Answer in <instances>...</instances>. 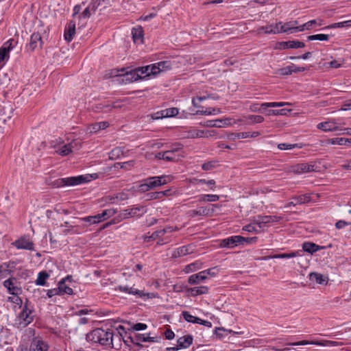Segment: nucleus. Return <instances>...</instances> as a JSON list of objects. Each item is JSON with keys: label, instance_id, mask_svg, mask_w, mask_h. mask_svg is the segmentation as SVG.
Segmentation results:
<instances>
[{"label": "nucleus", "instance_id": "de8ad7c7", "mask_svg": "<svg viewBox=\"0 0 351 351\" xmlns=\"http://www.w3.org/2000/svg\"><path fill=\"white\" fill-rule=\"evenodd\" d=\"M315 25H317V21L311 20L302 25L298 26L295 29L298 31L302 32L304 29L308 30L312 29L313 26Z\"/></svg>", "mask_w": 351, "mask_h": 351}, {"label": "nucleus", "instance_id": "39448f33", "mask_svg": "<svg viewBox=\"0 0 351 351\" xmlns=\"http://www.w3.org/2000/svg\"><path fill=\"white\" fill-rule=\"evenodd\" d=\"M287 345L289 346H304V345H317V346H338L343 345V343L338 342V341H329V340H322L320 341H300L298 342L294 343H287Z\"/></svg>", "mask_w": 351, "mask_h": 351}, {"label": "nucleus", "instance_id": "58836bf2", "mask_svg": "<svg viewBox=\"0 0 351 351\" xmlns=\"http://www.w3.org/2000/svg\"><path fill=\"white\" fill-rule=\"evenodd\" d=\"M123 152L121 147H115L109 152V158L111 160H116L123 155Z\"/></svg>", "mask_w": 351, "mask_h": 351}, {"label": "nucleus", "instance_id": "9b49d317", "mask_svg": "<svg viewBox=\"0 0 351 351\" xmlns=\"http://www.w3.org/2000/svg\"><path fill=\"white\" fill-rule=\"evenodd\" d=\"M33 317L32 311L25 306L19 315V324L23 326H26L32 322Z\"/></svg>", "mask_w": 351, "mask_h": 351}, {"label": "nucleus", "instance_id": "3c124183", "mask_svg": "<svg viewBox=\"0 0 351 351\" xmlns=\"http://www.w3.org/2000/svg\"><path fill=\"white\" fill-rule=\"evenodd\" d=\"M249 138L248 132H239V133H231L228 135L230 140H236L237 138Z\"/></svg>", "mask_w": 351, "mask_h": 351}, {"label": "nucleus", "instance_id": "bb28decb", "mask_svg": "<svg viewBox=\"0 0 351 351\" xmlns=\"http://www.w3.org/2000/svg\"><path fill=\"white\" fill-rule=\"evenodd\" d=\"M300 256L299 252H291L290 253L278 254L272 256H268L263 258L264 260L269 258H290Z\"/></svg>", "mask_w": 351, "mask_h": 351}, {"label": "nucleus", "instance_id": "20e7f679", "mask_svg": "<svg viewBox=\"0 0 351 351\" xmlns=\"http://www.w3.org/2000/svg\"><path fill=\"white\" fill-rule=\"evenodd\" d=\"M97 174H85L77 176L67 178V186H76L84 183H87L97 178Z\"/></svg>", "mask_w": 351, "mask_h": 351}, {"label": "nucleus", "instance_id": "6e6d98bb", "mask_svg": "<svg viewBox=\"0 0 351 351\" xmlns=\"http://www.w3.org/2000/svg\"><path fill=\"white\" fill-rule=\"evenodd\" d=\"M164 235V230L162 229L156 230L151 235H146L145 237V240L149 241L150 239L155 240L158 237H160Z\"/></svg>", "mask_w": 351, "mask_h": 351}, {"label": "nucleus", "instance_id": "37998d69", "mask_svg": "<svg viewBox=\"0 0 351 351\" xmlns=\"http://www.w3.org/2000/svg\"><path fill=\"white\" fill-rule=\"evenodd\" d=\"M302 145L299 143L289 144V143H280L278 145V148L281 150L291 149L294 148H302Z\"/></svg>", "mask_w": 351, "mask_h": 351}, {"label": "nucleus", "instance_id": "dca6fc26", "mask_svg": "<svg viewBox=\"0 0 351 351\" xmlns=\"http://www.w3.org/2000/svg\"><path fill=\"white\" fill-rule=\"evenodd\" d=\"M133 40L135 43L143 44L144 39V32L141 26H136L132 29Z\"/></svg>", "mask_w": 351, "mask_h": 351}, {"label": "nucleus", "instance_id": "79ce46f5", "mask_svg": "<svg viewBox=\"0 0 351 351\" xmlns=\"http://www.w3.org/2000/svg\"><path fill=\"white\" fill-rule=\"evenodd\" d=\"M149 66H143V67H138L136 68V72L138 73V75L141 79H143L145 77L150 76V73H149Z\"/></svg>", "mask_w": 351, "mask_h": 351}, {"label": "nucleus", "instance_id": "774afa93", "mask_svg": "<svg viewBox=\"0 0 351 351\" xmlns=\"http://www.w3.org/2000/svg\"><path fill=\"white\" fill-rule=\"evenodd\" d=\"M215 167V162L210 161L206 163H204L202 165V168L203 170L208 171L211 170Z\"/></svg>", "mask_w": 351, "mask_h": 351}, {"label": "nucleus", "instance_id": "052dcab7", "mask_svg": "<svg viewBox=\"0 0 351 351\" xmlns=\"http://www.w3.org/2000/svg\"><path fill=\"white\" fill-rule=\"evenodd\" d=\"M116 330H117V334H114V339H118L119 340H121V339H123V336L124 334H126V332L125 330V328L123 326H119L117 328H116Z\"/></svg>", "mask_w": 351, "mask_h": 351}, {"label": "nucleus", "instance_id": "a18cd8bd", "mask_svg": "<svg viewBox=\"0 0 351 351\" xmlns=\"http://www.w3.org/2000/svg\"><path fill=\"white\" fill-rule=\"evenodd\" d=\"M182 315L184 319L188 322L198 324V322H200V318L191 315L187 311H183Z\"/></svg>", "mask_w": 351, "mask_h": 351}, {"label": "nucleus", "instance_id": "4c0bfd02", "mask_svg": "<svg viewBox=\"0 0 351 351\" xmlns=\"http://www.w3.org/2000/svg\"><path fill=\"white\" fill-rule=\"evenodd\" d=\"M125 80L130 82H135L141 80L138 73L136 72V69H134L130 72L125 73Z\"/></svg>", "mask_w": 351, "mask_h": 351}, {"label": "nucleus", "instance_id": "cd10ccee", "mask_svg": "<svg viewBox=\"0 0 351 351\" xmlns=\"http://www.w3.org/2000/svg\"><path fill=\"white\" fill-rule=\"evenodd\" d=\"M191 252H192L191 246H190V245L182 246V247H180L176 249L173 252V256L176 258V257H180L182 256H185L186 254L191 253Z\"/></svg>", "mask_w": 351, "mask_h": 351}, {"label": "nucleus", "instance_id": "13d9d810", "mask_svg": "<svg viewBox=\"0 0 351 351\" xmlns=\"http://www.w3.org/2000/svg\"><path fill=\"white\" fill-rule=\"evenodd\" d=\"M3 285L5 287H6L9 292L12 294H16L15 292V290L16 289V287H15L13 285V282L12 280L7 279L3 282Z\"/></svg>", "mask_w": 351, "mask_h": 351}, {"label": "nucleus", "instance_id": "a211bd4d", "mask_svg": "<svg viewBox=\"0 0 351 351\" xmlns=\"http://www.w3.org/2000/svg\"><path fill=\"white\" fill-rule=\"evenodd\" d=\"M116 213V210L113 208L104 210L101 214L93 216L95 223H99L106 220V219L113 216Z\"/></svg>", "mask_w": 351, "mask_h": 351}, {"label": "nucleus", "instance_id": "a878e982", "mask_svg": "<svg viewBox=\"0 0 351 351\" xmlns=\"http://www.w3.org/2000/svg\"><path fill=\"white\" fill-rule=\"evenodd\" d=\"M109 126V123L107 121H101L98 123H95L90 125L88 128L89 132L90 133H97L101 130H104Z\"/></svg>", "mask_w": 351, "mask_h": 351}, {"label": "nucleus", "instance_id": "4be33fe9", "mask_svg": "<svg viewBox=\"0 0 351 351\" xmlns=\"http://www.w3.org/2000/svg\"><path fill=\"white\" fill-rule=\"evenodd\" d=\"M207 271H200L198 274L191 275L189 277L188 282L191 285L199 284L206 279Z\"/></svg>", "mask_w": 351, "mask_h": 351}, {"label": "nucleus", "instance_id": "1a4fd4ad", "mask_svg": "<svg viewBox=\"0 0 351 351\" xmlns=\"http://www.w3.org/2000/svg\"><path fill=\"white\" fill-rule=\"evenodd\" d=\"M212 208L207 206L199 207L196 210H191L188 212V215L191 217H195L196 216H210L214 213L215 207H217V205L213 204Z\"/></svg>", "mask_w": 351, "mask_h": 351}, {"label": "nucleus", "instance_id": "ea45409f", "mask_svg": "<svg viewBox=\"0 0 351 351\" xmlns=\"http://www.w3.org/2000/svg\"><path fill=\"white\" fill-rule=\"evenodd\" d=\"M49 185L51 186L53 188H58L61 186H64L66 185V180L64 178H58L56 180H49L48 181Z\"/></svg>", "mask_w": 351, "mask_h": 351}, {"label": "nucleus", "instance_id": "e433bc0d", "mask_svg": "<svg viewBox=\"0 0 351 351\" xmlns=\"http://www.w3.org/2000/svg\"><path fill=\"white\" fill-rule=\"evenodd\" d=\"M216 123H217V128H222L235 123V121H233L231 118L219 119H216Z\"/></svg>", "mask_w": 351, "mask_h": 351}, {"label": "nucleus", "instance_id": "aec40b11", "mask_svg": "<svg viewBox=\"0 0 351 351\" xmlns=\"http://www.w3.org/2000/svg\"><path fill=\"white\" fill-rule=\"evenodd\" d=\"M310 201V197L308 195H301L293 197V201L289 202L285 206V208H289L290 206H295L298 204H302L307 203Z\"/></svg>", "mask_w": 351, "mask_h": 351}, {"label": "nucleus", "instance_id": "f8f14e48", "mask_svg": "<svg viewBox=\"0 0 351 351\" xmlns=\"http://www.w3.org/2000/svg\"><path fill=\"white\" fill-rule=\"evenodd\" d=\"M305 47V44L303 42L299 40H289L280 42L277 44L276 48L278 49H298Z\"/></svg>", "mask_w": 351, "mask_h": 351}, {"label": "nucleus", "instance_id": "e2e57ef3", "mask_svg": "<svg viewBox=\"0 0 351 351\" xmlns=\"http://www.w3.org/2000/svg\"><path fill=\"white\" fill-rule=\"evenodd\" d=\"M277 73L281 75H288L292 73L290 65L278 70Z\"/></svg>", "mask_w": 351, "mask_h": 351}, {"label": "nucleus", "instance_id": "c85d7f7f", "mask_svg": "<svg viewBox=\"0 0 351 351\" xmlns=\"http://www.w3.org/2000/svg\"><path fill=\"white\" fill-rule=\"evenodd\" d=\"M309 278L311 281L315 282L318 284H324V282H327V278L324 276L322 274L316 273V272H312L309 274Z\"/></svg>", "mask_w": 351, "mask_h": 351}, {"label": "nucleus", "instance_id": "0e129e2a", "mask_svg": "<svg viewBox=\"0 0 351 351\" xmlns=\"http://www.w3.org/2000/svg\"><path fill=\"white\" fill-rule=\"evenodd\" d=\"M149 66H150L149 71V73H150V75H156L160 72V67L158 63L153 64Z\"/></svg>", "mask_w": 351, "mask_h": 351}, {"label": "nucleus", "instance_id": "09e8293b", "mask_svg": "<svg viewBox=\"0 0 351 351\" xmlns=\"http://www.w3.org/2000/svg\"><path fill=\"white\" fill-rule=\"evenodd\" d=\"M193 183L196 184H205L208 186L210 189L213 190L215 186V181L214 180H206L204 179H194Z\"/></svg>", "mask_w": 351, "mask_h": 351}, {"label": "nucleus", "instance_id": "6e6552de", "mask_svg": "<svg viewBox=\"0 0 351 351\" xmlns=\"http://www.w3.org/2000/svg\"><path fill=\"white\" fill-rule=\"evenodd\" d=\"M256 237L245 239L241 236H232L228 239L221 241L220 246L223 247H233L237 245V243H243L245 241H254Z\"/></svg>", "mask_w": 351, "mask_h": 351}, {"label": "nucleus", "instance_id": "a19ab883", "mask_svg": "<svg viewBox=\"0 0 351 351\" xmlns=\"http://www.w3.org/2000/svg\"><path fill=\"white\" fill-rule=\"evenodd\" d=\"M351 27V20L335 23L331 24V25L326 27L325 28L328 29V28H340V27Z\"/></svg>", "mask_w": 351, "mask_h": 351}, {"label": "nucleus", "instance_id": "603ef678", "mask_svg": "<svg viewBox=\"0 0 351 351\" xmlns=\"http://www.w3.org/2000/svg\"><path fill=\"white\" fill-rule=\"evenodd\" d=\"M75 34V24L71 22L67 28V43L70 42Z\"/></svg>", "mask_w": 351, "mask_h": 351}, {"label": "nucleus", "instance_id": "5fc2aeb1", "mask_svg": "<svg viewBox=\"0 0 351 351\" xmlns=\"http://www.w3.org/2000/svg\"><path fill=\"white\" fill-rule=\"evenodd\" d=\"M263 121V117L259 115H250L246 118V123L248 124L261 123Z\"/></svg>", "mask_w": 351, "mask_h": 351}, {"label": "nucleus", "instance_id": "2f4dec72", "mask_svg": "<svg viewBox=\"0 0 351 351\" xmlns=\"http://www.w3.org/2000/svg\"><path fill=\"white\" fill-rule=\"evenodd\" d=\"M209 99V97L208 95H203V96H197L194 98H193L192 103L195 108H204L205 106L200 104V103L203 101H206Z\"/></svg>", "mask_w": 351, "mask_h": 351}, {"label": "nucleus", "instance_id": "69168bd1", "mask_svg": "<svg viewBox=\"0 0 351 351\" xmlns=\"http://www.w3.org/2000/svg\"><path fill=\"white\" fill-rule=\"evenodd\" d=\"M287 172L293 173H295V174H300L301 171H300V164H296V165L289 167L287 169Z\"/></svg>", "mask_w": 351, "mask_h": 351}, {"label": "nucleus", "instance_id": "bf43d9fd", "mask_svg": "<svg viewBox=\"0 0 351 351\" xmlns=\"http://www.w3.org/2000/svg\"><path fill=\"white\" fill-rule=\"evenodd\" d=\"M104 0H93L89 4V9L92 10V12L94 13L97 9L101 6Z\"/></svg>", "mask_w": 351, "mask_h": 351}, {"label": "nucleus", "instance_id": "c9c22d12", "mask_svg": "<svg viewBox=\"0 0 351 351\" xmlns=\"http://www.w3.org/2000/svg\"><path fill=\"white\" fill-rule=\"evenodd\" d=\"M327 143L330 145H346L347 143H349L347 138H329L327 141Z\"/></svg>", "mask_w": 351, "mask_h": 351}, {"label": "nucleus", "instance_id": "393cba45", "mask_svg": "<svg viewBox=\"0 0 351 351\" xmlns=\"http://www.w3.org/2000/svg\"><path fill=\"white\" fill-rule=\"evenodd\" d=\"M178 114V111H157L152 114V119H159L165 117H176Z\"/></svg>", "mask_w": 351, "mask_h": 351}, {"label": "nucleus", "instance_id": "f3484780", "mask_svg": "<svg viewBox=\"0 0 351 351\" xmlns=\"http://www.w3.org/2000/svg\"><path fill=\"white\" fill-rule=\"evenodd\" d=\"M66 280V278H62L59 282L58 288L49 289L47 291V295L49 298H51L56 295H64L66 293V286L64 285Z\"/></svg>", "mask_w": 351, "mask_h": 351}, {"label": "nucleus", "instance_id": "f03ea898", "mask_svg": "<svg viewBox=\"0 0 351 351\" xmlns=\"http://www.w3.org/2000/svg\"><path fill=\"white\" fill-rule=\"evenodd\" d=\"M147 212L145 207L142 206H134L125 209L119 215L120 220H123L132 217H138L143 215Z\"/></svg>", "mask_w": 351, "mask_h": 351}, {"label": "nucleus", "instance_id": "412c9836", "mask_svg": "<svg viewBox=\"0 0 351 351\" xmlns=\"http://www.w3.org/2000/svg\"><path fill=\"white\" fill-rule=\"evenodd\" d=\"M187 293L189 296H197L199 295L206 294L208 291V288L206 286L195 287L187 289Z\"/></svg>", "mask_w": 351, "mask_h": 351}, {"label": "nucleus", "instance_id": "72a5a7b5", "mask_svg": "<svg viewBox=\"0 0 351 351\" xmlns=\"http://www.w3.org/2000/svg\"><path fill=\"white\" fill-rule=\"evenodd\" d=\"M180 147H176L173 149L165 152V160L167 161H175L178 159L175 152L179 150Z\"/></svg>", "mask_w": 351, "mask_h": 351}, {"label": "nucleus", "instance_id": "f257e3e1", "mask_svg": "<svg viewBox=\"0 0 351 351\" xmlns=\"http://www.w3.org/2000/svg\"><path fill=\"white\" fill-rule=\"evenodd\" d=\"M86 339L88 341L98 343L101 345H110L114 341V335L110 330L97 328L86 335Z\"/></svg>", "mask_w": 351, "mask_h": 351}, {"label": "nucleus", "instance_id": "c756f323", "mask_svg": "<svg viewBox=\"0 0 351 351\" xmlns=\"http://www.w3.org/2000/svg\"><path fill=\"white\" fill-rule=\"evenodd\" d=\"M297 24H298L297 21H289V22L285 23L284 24L282 23V26L281 27V30H282V33L288 32L291 30H293V32H299L298 30H297L295 29L298 27V26H295V25H297Z\"/></svg>", "mask_w": 351, "mask_h": 351}, {"label": "nucleus", "instance_id": "f704fd0d", "mask_svg": "<svg viewBox=\"0 0 351 351\" xmlns=\"http://www.w3.org/2000/svg\"><path fill=\"white\" fill-rule=\"evenodd\" d=\"M219 199V196L218 195H201L199 196V202H217Z\"/></svg>", "mask_w": 351, "mask_h": 351}, {"label": "nucleus", "instance_id": "5701e85b", "mask_svg": "<svg viewBox=\"0 0 351 351\" xmlns=\"http://www.w3.org/2000/svg\"><path fill=\"white\" fill-rule=\"evenodd\" d=\"M43 45V40L39 33H34L30 37L29 47L34 50L38 47H41Z\"/></svg>", "mask_w": 351, "mask_h": 351}, {"label": "nucleus", "instance_id": "2eb2a0df", "mask_svg": "<svg viewBox=\"0 0 351 351\" xmlns=\"http://www.w3.org/2000/svg\"><path fill=\"white\" fill-rule=\"evenodd\" d=\"M12 44V40H9L0 47V62L4 60H8L9 53L13 48Z\"/></svg>", "mask_w": 351, "mask_h": 351}, {"label": "nucleus", "instance_id": "b1692460", "mask_svg": "<svg viewBox=\"0 0 351 351\" xmlns=\"http://www.w3.org/2000/svg\"><path fill=\"white\" fill-rule=\"evenodd\" d=\"M317 128L324 132L340 131V129L332 121L319 123L317 125Z\"/></svg>", "mask_w": 351, "mask_h": 351}, {"label": "nucleus", "instance_id": "6ab92c4d", "mask_svg": "<svg viewBox=\"0 0 351 351\" xmlns=\"http://www.w3.org/2000/svg\"><path fill=\"white\" fill-rule=\"evenodd\" d=\"M193 337L190 335L182 336L178 339V346L180 349L188 348L193 343Z\"/></svg>", "mask_w": 351, "mask_h": 351}, {"label": "nucleus", "instance_id": "7ed1b4c3", "mask_svg": "<svg viewBox=\"0 0 351 351\" xmlns=\"http://www.w3.org/2000/svg\"><path fill=\"white\" fill-rule=\"evenodd\" d=\"M285 106H290L287 102H264V103H250L248 102L244 107L248 110H267L269 108H280Z\"/></svg>", "mask_w": 351, "mask_h": 351}, {"label": "nucleus", "instance_id": "4468645a", "mask_svg": "<svg viewBox=\"0 0 351 351\" xmlns=\"http://www.w3.org/2000/svg\"><path fill=\"white\" fill-rule=\"evenodd\" d=\"M281 219L280 217L276 215H265V216H258L254 220L255 223L258 224L259 228H261L262 223H268L278 222Z\"/></svg>", "mask_w": 351, "mask_h": 351}, {"label": "nucleus", "instance_id": "7c9ffc66", "mask_svg": "<svg viewBox=\"0 0 351 351\" xmlns=\"http://www.w3.org/2000/svg\"><path fill=\"white\" fill-rule=\"evenodd\" d=\"M49 277V274L46 271H42L38 273V278L35 281L36 285L44 286L45 285L46 280Z\"/></svg>", "mask_w": 351, "mask_h": 351}, {"label": "nucleus", "instance_id": "338daca9", "mask_svg": "<svg viewBox=\"0 0 351 351\" xmlns=\"http://www.w3.org/2000/svg\"><path fill=\"white\" fill-rule=\"evenodd\" d=\"M119 164L120 165L121 169H125L129 170L132 167H134V161L130 160V161H127V162H121V163H119Z\"/></svg>", "mask_w": 351, "mask_h": 351}, {"label": "nucleus", "instance_id": "8fccbe9b", "mask_svg": "<svg viewBox=\"0 0 351 351\" xmlns=\"http://www.w3.org/2000/svg\"><path fill=\"white\" fill-rule=\"evenodd\" d=\"M202 263L199 262H195L191 264H189L185 267L184 271L186 273L193 272L197 269H201Z\"/></svg>", "mask_w": 351, "mask_h": 351}, {"label": "nucleus", "instance_id": "473e14b6", "mask_svg": "<svg viewBox=\"0 0 351 351\" xmlns=\"http://www.w3.org/2000/svg\"><path fill=\"white\" fill-rule=\"evenodd\" d=\"M302 249L304 251L313 254L319 250V247L318 245H317L315 243H304L302 245Z\"/></svg>", "mask_w": 351, "mask_h": 351}, {"label": "nucleus", "instance_id": "423d86ee", "mask_svg": "<svg viewBox=\"0 0 351 351\" xmlns=\"http://www.w3.org/2000/svg\"><path fill=\"white\" fill-rule=\"evenodd\" d=\"M171 178L172 177L170 176L163 175L161 176L149 177L145 180L151 190L170 182Z\"/></svg>", "mask_w": 351, "mask_h": 351}, {"label": "nucleus", "instance_id": "c03bdc74", "mask_svg": "<svg viewBox=\"0 0 351 351\" xmlns=\"http://www.w3.org/2000/svg\"><path fill=\"white\" fill-rule=\"evenodd\" d=\"M300 165L301 173L316 171L314 164L300 163Z\"/></svg>", "mask_w": 351, "mask_h": 351}, {"label": "nucleus", "instance_id": "864d4df0", "mask_svg": "<svg viewBox=\"0 0 351 351\" xmlns=\"http://www.w3.org/2000/svg\"><path fill=\"white\" fill-rule=\"evenodd\" d=\"M328 39L329 35L324 34L311 35L307 37L308 40H328Z\"/></svg>", "mask_w": 351, "mask_h": 351}, {"label": "nucleus", "instance_id": "49530a36", "mask_svg": "<svg viewBox=\"0 0 351 351\" xmlns=\"http://www.w3.org/2000/svg\"><path fill=\"white\" fill-rule=\"evenodd\" d=\"M80 147V142L79 141H73L71 143L67 144V155L69 153H73L78 150Z\"/></svg>", "mask_w": 351, "mask_h": 351}, {"label": "nucleus", "instance_id": "680f3d73", "mask_svg": "<svg viewBox=\"0 0 351 351\" xmlns=\"http://www.w3.org/2000/svg\"><path fill=\"white\" fill-rule=\"evenodd\" d=\"M9 275V271L6 265H0V280L8 277Z\"/></svg>", "mask_w": 351, "mask_h": 351}, {"label": "nucleus", "instance_id": "9d476101", "mask_svg": "<svg viewBox=\"0 0 351 351\" xmlns=\"http://www.w3.org/2000/svg\"><path fill=\"white\" fill-rule=\"evenodd\" d=\"M12 245L17 249H23L27 250H34V243L28 237H23L16 240Z\"/></svg>", "mask_w": 351, "mask_h": 351}, {"label": "nucleus", "instance_id": "ddd939ff", "mask_svg": "<svg viewBox=\"0 0 351 351\" xmlns=\"http://www.w3.org/2000/svg\"><path fill=\"white\" fill-rule=\"evenodd\" d=\"M48 348L49 346L45 341L40 338L36 337L33 339L30 345L29 351H47Z\"/></svg>", "mask_w": 351, "mask_h": 351}, {"label": "nucleus", "instance_id": "4d7b16f0", "mask_svg": "<svg viewBox=\"0 0 351 351\" xmlns=\"http://www.w3.org/2000/svg\"><path fill=\"white\" fill-rule=\"evenodd\" d=\"M160 72L169 70L172 67V63L169 60H165L158 62Z\"/></svg>", "mask_w": 351, "mask_h": 351}, {"label": "nucleus", "instance_id": "0eeeda50", "mask_svg": "<svg viewBox=\"0 0 351 351\" xmlns=\"http://www.w3.org/2000/svg\"><path fill=\"white\" fill-rule=\"evenodd\" d=\"M116 290H119L123 293H125L128 294L136 295L138 298H143L147 295L148 298H152L153 293H145L143 291L138 290L134 286H129L128 285H119L116 288Z\"/></svg>", "mask_w": 351, "mask_h": 351}]
</instances>
